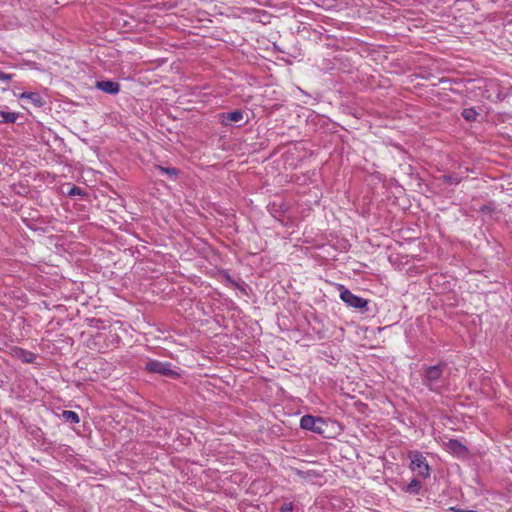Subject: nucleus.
<instances>
[{
  "instance_id": "obj_9",
  "label": "nucleus",
  "mask_w": 512,
  "mask_h": 512,
  "mask_svg": "<svg viewBox=\"0 0 512 512\" xmlns=\"http://www.w3.org/2000/svg\"><path fill=\"white\" fill-rule=\"evenodd\" d=\"M19 99H28L37 108H42L46 104L45 99L38 92H23L19 95Z\"/></svg>"
},
{
  "instance_id": "obj_31",
  "label": "nucleus",
  "mask_w": 512,
  "mask_h": 512,
  "mask_svg": "<svg viewBox=\"0 0 512 512\" xmlns=\"http://www.w3.org/2000/svg\"><path fill=\"white\" fill-rule=\"evenodd\" d=\"M280 210H281V212H286L287 207L284 204H282V205H280Z\"/></svg>"
},
{
  "instance_id": "obj_10",
  "label": "nucleus",
  "mask_w": 512,
  "mask_h": 512,
  "mask_svg": "<svg viewBox=\"0 0 512 512\" xmlns=\"http://www.w3.org/2000/svg\"><path fill=\"white\" fill-rule=\"evenodd\" d=\"M15 355L17 358H19L22 362L32 364L35 362L37 356L35 353L28 351L23 348L17 347L15 349Z\"/></svg>"
},
{
  "instance_id": "obj_29",
  "label": "nucleus",
  "mask_w": 512,
  "mask_h": 512,
  "mask_svg": "<svg viewBox=\"0 0 512 512\" xmlns=\"http://www.w3.org/2000/svg\"><path fill=\"white\" fill-rule=\"evenodd\" d=\"M23 189H20V191L17 192L18 195H23V190H25V193H27V188L22 186Z\"/></svg>"
},
{
  "instance_id": "obj_20",
  "label": "nucleus",
  "mask_w": 512,
  "mask_h": 512,
  "mask_svg": "<svg viewBox=\"0 0 512 512\" xmlns=\"http://www.w3.org/2000/svg\"><path fill=\"white\" fill-rule=\"evenodd\" d=\"M30 433L38 441L44 436V432L39 427H35Z\"/></svg>"
},
{
  "instance_id": "obj_28",
  "label": "nucleus",
  "mask_w": 512,
  "mask_h": 512,
  "mask_svg": "<svg viewBox=\"0 0 512 512\" xmlns=\"http://www.w3.org/2000/svg\"><path fill=\"white\" fill-rule=\"evenodd\" d=\"M23 189H20V191L17 192L18 195H23V190H25V193H27V188L22 186Z\"/></svg>"
},
{
  "instance_id": "obj_6",
  "label": "nucleus",
  "mask_w": 512,
  "mask_h": 512,
  "mask_svg": "<svg viewBox=\"0 0 512 512\" xmlns=\"http://www.w3.org/2000/svg\"><path fill=\"white\" fill-rule=\"evenodd\" d=\"M446 450L459 459H465L469 455V449L458 439H449L445 443Z\"/></svg>"
},
{
  "instance_id": "obj_30",
  "label": "nucleus",
  "mask_w": 512,
  "mask_h": 512,
  "mask_svg": "<svg viewBox=\"0 0 512 512\" xmlns=\"http://www.w3.org/2000/svg\"><path fill=\"white\" fill-rule=\"evenodd\" d=\"M23 189H20V191L17 192L18 195H23V190H25V193H27V188L22 186Z\"/></svg>"
},
{
  "instance_id": "obj_12",
  "label": "nucleus",
  "mask_w": 512,
  "mask_h": 512,
  "mask_svg": "<svg viewBox=\"0 0 512 512\" xmlns=\"http://www.w3.org/2000/svg\"><path fill=\"white\" fill-rule=\"evenodd\" d=\"M156 169L160 171V173L166 175L170 180H176L180 174V170L175 167H164L157 165Z\"/></svg>"
},
{
  "instance_id": "obj_25",
  "label": "nucleus",
  "mask_w": 512,
  "mask_h": 512,
  "mask_svg": "<svg viewBox=\"0 0 512 512\" xmlns=\"http://www.w3.org/2000/svg\"><path fill=\"white\" fill-rule=\"evenodd\" d=\"M224 279L226 284L230 286H233L236 282L228 272L224 273Z\"/></svg>"
},
{
  "instance_id": "obj_2",
  "label": "nucleus",
  "mask_w": 512,
  "mask_h": 512,
  "mask_svg": "<svg viewBox=\"0 0 512 512\" xmlns=\"http://www.w3.org/2000/svg\"><path fill=\"white\" fill-rule=\"evenodd\" d=\"M328 427V422L320 416H313L311 414H306L300 419V428L303 430L311 431L313 433L319 434L325 438H328L326 435V429Z\"/></svg>"
},
{
  "instance_id": "obj_19",
  "label": "nucleus",
  "mask_w": 512,
  "mask_h": 512,
  "mask_svg": "<svg viewBox=\"0 0 512 512\" xmlns=\"http://www.w3.org/2000/svg\"><path fill=\"white\" fill-rule=\"evenodd\" d=\"M67 194H68L69 196H76V195H83V194H84V192H83V190H82L80 187L73 185V186L69 189V191H68V193H67Z\"/></svg>"
},
{
  "instance_id": "obj_23",
  "label": "nucleus",
  "mask_w": 512,
  "mask_h": 512,
  "mask_svg": "<svg viewBox=\"0 0 512 512\" xmlns=\"http://www.w3.org/2000/svg\"><path fill=\"white\" fill-rule=\"evenodd\" d=\"M233 287H235L236 289L240 290L241 293H243L244 295H248V292L246 290V287L244 285V283H239V282H235V284L233 285Z\"/></svg>"
},
{
  "instance_id": "obj_15",
  "label": "nucleus",
  "mask_w": 512,
  "mask_h": 512,
  "mask_svg": "<svg viewBox=\"0 0 512 512\" xmlns=\"http://www.w3.org/2000/svg\"><path fill=\"white\" fill-rule=\"evenodd\" d=\"M461 115L466 121L472 122L476 121L477 117L479 116V113L475 110V108L470 107L463 109Z\"/></svg>"
},
{
  "instance_id": "obj_7",
  "label": "nucleus",
  "mask_w": 512,
  "mask_h": 512,
  "mask_svg": "<svg viewBox=\"0 0 512 512\" xmlns=\"http://www.w3.org/2000/svg\"><path fill=\"white\" fill-rule=\"evenodd\" d=\"M95 87L109 95H116L120 91V84L117 81L111 80V79H105V80H97L95 83Z\"/></svg>"
},
{
  "instance_id": "obj_24",
  "label": "nucleus",
  "mask_w": 512,
  "mask_h": 512,
  "mask_svg": "<svg viewBox=\"0 0 512 512\" xmlns=\"http://www.w3.org/2000/svg\"><path fill=\"white\" fill-rule=\"evenodd\" d=\"M233 287H235L236 289L240 290L241 293H243L244 295H248V292L246 290V287L244 285V283H239V282H235V284L233 285Z\"/></svg>"
},
{
  "instance_id": "obj_16",
  "label": "nucleus",
  "mask_w": 512,
  "mask_h": 512,
  "mask_svg": "<svg viewBox=\"0 0 512 512\" xmlns=\"http://www.w3.org/2000/svg\"><path fill=\"white\" fill-rule=\"evenodd\" d=\"M240 510L242 512H262L258 505L250 503H241Z\"/></svg>"
},
{
  "instance_id": "obj_18",
  "label": "nucleus",
  "mask_w": 512,
  "mask_h": 512,
  "mask_svg": "<svg viewBox=\"0 0 512 512\" xmlns=\"http://www.w3.org/2000/svg\"><path fill=\"white\" fill-rule=\"evenodd\" d=\"M441 179L446 184H458L461 180L458 176L452 174H444Z\"/></svg>"
},
{
  "instance_id": "obj_27",
  "label": "nucleus",
  "mask_w": 512,
  "mask_h": 512,
  "mask_svg": "<svg viewBox=\"0 0 512 512\" xmlns=\"http://www.w3.org/2000/svg\"><path fill=\"white\" fill-rule=\"evenodd\" d=\"M296 473H297V475H299V476H301V477H305V474L309 475V473H308V472H307V473H305V472H303V471H301V470H297V471H296Z\"/></svg>"
},
{
  "instance_id": "obj_3",
  "label": "nucleus",
  "mask_w": 512,
  "mask_h": 512,
  "mask_svg": "<svg viewBox=\"0 0 512 512\" xmlns=\"http://www.w3.org/2000/svg\"><path fill=\"white\" fill-rule=\"evenodd\" d=\"M170 362H162L159 360L150 359L145 364V371L151 374H158L163 377L171 379H178L181 377L180 373L171 368Z\"/></svg>"
},
{
  "instance_id": "obj_21",
  "label": "nucleus",
  "mask_w": 512,
  "mask_h": 512,
  "mask_svg": "<svg viewBox=\"0 0 512 512\" xmlns=\"http://www.w3.org/2000/svg\"><path fill=\"white\" fill-rule=\"evenodd\" d=\"M293 511V505L290 502L283 503L280 507L278 512H292Z\"/></svg>"
},
{
  "instance_id": "obj_13",
  "label": "nucleus",
  "mask_w": 512,
  "mask_h": 512,
  "mask_svg": "<svg viewBox=\"0 0 512 512\" xmlns=\"http://www.w3.org/2000/svg\"><path fill=\"white\" fill-rule=\"evenodd\" d=\"M422 485L420 480L417 478H413L408 485L403 488V490L410 495H418L420 493Z\"/></svg>"
},
{
  "instance_id": "obj_5",
  "label": "nucleus",
  "mask_w": 512,
  "mask_h": 512,
  "mask_svg": "<svg viewBox=\"0 0 512 512\" xmlns=\"http://www.w3.org/2000/svg\"><path fill=\"white\" fill-rule=\"evenodd\" d=\"M408 458L410 460V469L417 472L418 476L422 478H428L430 476V466L420 451H409Z\"/></svg>"
},
{
  "instance_id": "obj_8",
  "label": "nucleus",
  "mask_w": 512,
  "mask_h": 512,
  "mask_svg": "<svg viewBox=\"0 0 512 512\" xmlns=\"http://www.w3.org/2000/svg\"><path fill=\"white\" fill-rule=\"evenodd\" d=\"M244 118V113L241 109H236L229 112H222L219 114V121L223 126H229L232 122H240Z\"/></svg>"
},
{
  "instance_id": "obj_26",
  "label": "nucleus",
  "mask_w": 512,
  "mask_h": 512,
  "mask_svg": "<svg viewBox=\"0 0 512 512\" xmlns=\"http://www.w3.org/2000/svg\"><path fill=\"white\" fill-rule=\"evenodd\" d=\"M23 222L26 224V226H27L29 229H31V230H33V231H36V230H37V228L35 227V225H30L29 223H27V222H26V220H25V219L23 220Z\"/></svg>"
},
{
  "instance_id": "obj_14",
  "label": "nucleus",
  "mask_w": 512,
  "mask_h": 512,
  "mask_svg": "<svg viewBox=\"0 0 512 512\" xmlns=\"http://www.w3.org/2000/svg\"><path fill=\"white\" fill-rule=\"evenodd\" d=\"M60 417L67 423L78 424L80 422L79 415L71 410H63Z\"/></svg>"
},
{
  "instance_id": "obj_11",
  "label": "nucleus",
  "mask_w": 512,
  "mask_h": 512,
  "mask_svg": "<svg viewBox=\"0 0 512 512\" xmlns=\"http://www.w3.org/2000/svg\"><path fill=\"white\" fill-rule=\"evenodd\" d=\"M21 117L20 113L0 110V124H13Z\"/></svg>"
},
{
  "instance_id": "obj_22",
  "label": "nucleus",
  "mask_w": 512,
  "mask_h": 512,
  "mask_svg": "<svg viewBox=\"0 0 512 512\" xmlns=\"http://www.w3.org/2000/svg\"><path fill=\"white\" fill-rule=\"evenodd\" d=\"M13 76V74L4 73L2 70H0V81L9 82L12 80Z\"/></svg>"
},
{
  "instance_id": "obj_17",
  "label": "nucleus",
  "mask_w": 512,
  "mask_h": 512,
  "mask_svg": "<svg viewBox=\"0 0 512 512\" xmlns=\"http://www.w3.org/2000/svg\"><path fill=\"white\" fill-rule=\"evenodd\" d=\"M480 213L483 214H493L496 211L495 204L493 202H489L488 204L482 205L479 210Z\"/></svg>"
},
{
  "instance_id": "obj_1",
  "label": "nucleus",
  "mask_w": 512,
  "mask_h": 512,
  "mask_svg": "<svg viewBox=\"0 0 512 512\" xmlns=\"http://www.w3.org/2000/svg\"><path fill=\"white\" fill-rule=\"evenodd\" d=\"M445 364H436L425 369L422 382L431 391H438L442 386V374Z\"/></svg>"
},
{
  "instance_id": "obj_4",
  "label": "nucleus",
  "mask_w": 512,
  "mask_h": 512,
  "mask_svg": "<svg viewBox=\"0 0 512 512\" xmlns=\"http://www.w3.org/2000/svg\"><path fill=\"white\" fill-rule=\"evenodd\" d=\"M340 299L349 307L358 309L360 312H367L369 300L353 294L348 288L342 284H338Z\"/></svg>"
}]
</instances>
